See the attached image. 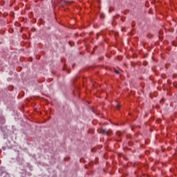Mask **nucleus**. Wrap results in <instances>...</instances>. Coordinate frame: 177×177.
I'll return each mask as SVG.
<instances>
[{
	"label": "nucleus",
	"instance_id": "obj_1",
	"mask_svg": "<svg viewBox=\"0 0 177 177\" xmlns=\"http://www.w3.org/2000/svg\"><path fill=\"white\" fill-rule=\"evenodd\" d=\"M100 133H102V135H106L107 136H110L111 135H113V131L111 129H102Z\"/></svg>",
	"mask_w": 177,
	"mask_h": 177
},
{
	"label": "nucleus",
	"instance_id": "obj_2",
	"mask_svg": "<svg viewBox=\"0 0 177 177\" xmlns=\"http://www.w3.org/2000/svg\"><path fill=\"white\" fill-rule=\"evenodd\" d=\"M1 176L3 177H9V174H8L6 171H1Z\"/></svg>",
	"mask_w": 177,
	"mask_h": 177
},
{
	"label": "nucleus",
	"instance_id": "obj_3",
	"mask_svg": "<svg viewBox=\"0 0 177 177\" xmlns=\"http://www.w3.org/2000/svg\"><path fill=\"white\" fill-rule=\"evenodd\" d=\"M62 2H64V3H65V5H68L70 1H68L67 0H62Z\"/></svg>",
	"mask_w": 177,
	"mask_h": 177
},
{
	"label": "nucleus",
	"instance_id": "obj_4",
	"mask_svg": "<svg viewBox=\"0 0 177 177\" xmlns=\"http://www.w3.org/2000/svg\"><path fill=\"white\" fill-rule=\"evenodd\" d=\"M115 74H120V71H118V70H115Z\"/></svg>",
	"mask_w": 177,
	"mask_h": 177
},
{
	"label": "nucleus",
	"instance_id": "obj_5",
	"mask_svg": "<svg viewBox=\"0 0 177 177\" xmlns=\"http://www.w3.org/2000/svg\"><path fill=\"white\" fill-rule=\"evenodd\" d=\"M120 107H121V105H120V104H117V105H116V109H119Z\"/></svg>",
	"mask_w": 177,
	"mask_h": 177
},
{
	"label": "nucleus",
	"instance_id": "obj_6",
	"mask_svg": "<svg viewBox=\"0 0 177 177\" xmlns=\"http://www.w3.org/2000/svg\"><path fill=\"white\" fill-rule=\"evenodd\" d=\"M3 150H5V147H3Z\"/></svg>",
	"mask_w": 177,
	"mask_h": 177
},
{
	"label": "nucleus",
	"instance_id": "obj_7",
	"mask_svg": "<svg viewBox=\"0 0 177 177\" xmlns=\"http://www.w3.org/2000/svg\"><path fill=\"white\" fill-rule=\"evenodd\" d=\"M118 133V135H120L118 133Z\"/></svg>",
	"mask_w": 177,
	"mask_h": 177
}]
</instances>
